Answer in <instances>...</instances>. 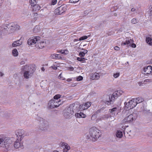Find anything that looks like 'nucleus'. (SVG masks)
Listing matches in <instances>:
<instances>
[{"instance_id": "f8f14e48", "label": "nucleus", "mask_w": 152, "mask_h": 152, "mask_svg": "<svg viewBox=\"0 0 152 152\" xmlns=\"http://www.w3.org/2000/svg\"><path fill=\"white\" fill-rule=\"evenodd\" d=\"M64 116L66 118H69L73 114V111L69 107L66 109L64 112Z\"/></svg>"}, {"instance_id": "0eeeda50", "label": "nucleus", "mask_w": 152, "mask_h": 152, "mask_svg": "<svg viewBox=\"0 0 152 152\" xmlns=\"http://www.w3.org/2000/svg\"><path fill=\"white\" fill-rule=\"evenodd\" d=\"M69 107L73 111V113L81 111V105L78 102L70 104Z\"/></svg>"}, {"instance_id": "680f3d73", "label": "nucleus", "mask_w": 152, "mask_h": 152, "mask_svg": "<svg viewBox=\"0 0 152 152\" xmlns=\"http://www.w3.org/2000/svg\"><path fill=\"white\" fill-rule=\"evenodd\" d=\"M25 62L23 61H22L20 62V64L21 65L23 64H25Z\"/></svg>"}, {"instance_id": "e433bc0d", "label": "nucleus", "mask_w": 152, "mask_h": 152, "mask_svg": "<svg viewBox=\"0 0 152 152\" xmlns=\"http://www.w3.org/2000/svg\"><path fill=\"white\" fill-rule=\"evenodd\" d=\"M88 38V37L86 36H82L79 39V41H81L84 40V39H86Z\"/></svg>"}, {"instance_id": "8fccbe9b", "label": "nucleus", "mask_w": 152, "mask_h": 152, "mask_svg": "<svg viewBox=\"0 0 152 152\" xmlns=\"http://www.w3.org/2000/svg\"><path fill=\"white\" fill-rule=\"evenodd\" d=\"M80 113H77L75 114V116L77 118H80Z\"/></svg>"}, {"instance_id": "7ed1b4c3", "label": "nucleus", "mask_w": 152, "mask_h": 152, "mask_svg": "<svg viewBox=\"0 0 152 152\" xmlns=\"http://www.w3.org/2000/svg\"><path fill=\"white\" fill-rule=\"evenodd\" d=\"M38 124L39 128L42 131L47 130L48 125L47 121L41 117H38L37 119Z\"/></svg>"}, {"instance_id": "9b49d317", "label": "nucleus", "mask_w": 152, "mask_h": 152, "mask_svg": "<svg viewBox=\"0 0 152 152\" xmlns=\"http://www.w3.org/2000/svg\"><path fill=\"white\" fill-rule=\"evenodd\" d=\"M28 66L27 65L22 66V69L23 70L24 72L23 74V76L25 78L27 79L31 77L32 75L31 73L30 72H29L28 71H24V70L27 69Z\"/></svg>"}, {"instance_id": "39448f33", "label": "nucleus", "mask_w": 152, "mask_h": 152, "mask_svg": "<svg viewBox=\"0 0 152 152\" xmlns=\"http://www.w3.org/2000/svg\"><path fill=\"white\" fill-rule=\"evenodd\" d=\"M125 109L126 110H129L134 108L137 104L136 102V99H134L129 101L128 102H125Z\"/></svg>"}, {"instance_id": "b1692460", "label": "nucleus", "mask_w": 152, "mask_h": 152, "mask_svg": "<svg viewBox=\"0 0 152 152\" xmlns=\"http://www.w3.org/2000/svg\"><path fill=\"white\" fill-rule=\"evenodd\" d=\"M54 108L57 107L60 105L61 103V101L60 100H54Z\"/></svg>"}, {"instance_id": "f257e3e1", "label": "nucleus", "mask_w": 152, "mask_h": 152, "mask_svg": "<svg viewBox=\"0 0 152 152\" xmlns=\"http://www.w3.org/2000/svg\"><path fill=\"white\" fill-rule=\"evenodd\" d=\"M20 28V27L19 25L15 24L13 23L2 25L0 27V35L8 33V29L13 31L19 30Z\"/></svg>"}, {"instance_id": "864d4df0", "label": "nucleus", "mask_w": 152, "mask_h": 152, "mask_svg": "<svg viewBox=\"0 0 152 152\" xmlns=\"http://www.w3.org/2000/svg\"><path fill=\"white\" fill-rule=\"evenodd\" d=\"M103 108H102L101 109H99L96 112V113H100V112H101V110H102V109H103Z\"/></svg>"}, {"instance_id": "a18cd8bd", "label": "nucleus", "mask_w": 152, "mask_h": 152, "mask_svg": "<svg viewBox=\"0 0 152 152\" xmlns=\"http://www.w3.org/2000/svg\"><path fill=\"white\" fill-rule=\"evenodd\" d=\"M57 2V0H52L51 2V4L54 5L56 4Z\"/></svg>"}, {"instance_id": "7c9ffc66", "label": "nucleus", "mask_w": 152, "mask_h": 152, "mask_svg": "<svg viewBox=\"0 0 152 152\" xmlns=\"http://www.w3.org/2000/svg\"><path fill=\"white\" fill-rule=\"evenodd\" d=\"M59 52L61 54L66 55L68 53L69 51L67 50H60Z\"/></svg>"}, {"instance_id": "ddd939ff", "label": "nucleus", "mask_w": 152, "mask_h": 152, "mask_svg": "<svg viewBox=\"0 0 152 152\" xmlns=\"http://www.w3.org/2000/svg\"><path fill=\"white\" fill-rule=\"evenodd\" d=\"M25 131L23 130H18L15 132L17 139L21 140L24 136Z\"/></svg>"}, {"instance_id": "13d9d810", "label": "nucleus", "mask_w": 152, "mask_h": 152, "mask_svg": "<svg viewBox=\"0 0 152 152\" xmlns=\"http://www.w3.org/2000/svg\"><path fill=\"white\" fill-rule=\"evenodd\" d=\"M151 81H152V80H149V79H145L144 81V82H150Z\"/></svg>"}, {"instance_id": "6ab92c4d", "label": "nucleus", "mask_w": 152, "mask_h": 152, "mask_svg": "<svg viewBox=\"0 0 152 152\" xmlns=\"http://www.w3.org/2000/svg\"><path fill=\"white\" fill-rule=\"evenodd\" d=\"M22 41L20 39L14 42L12 44V46L13 47H16L19 46L22 44Z\"/></svg>"}, {"instance_id": "e2e57ef3", "label": "nucleus", "mask_w": 152, "mask_h": 152, "mask_svg": "<svg viewBox=\"0 0 152 152\" xmlns=\"http://www.w3.org/2000/svg\"><path fill=\"white\" fill-rule=\"evenodd\" d=\"M4 74L2 72H0V76L1 77H2L4 75Z\"/></svg>"}, {"instance_id": "1a4fd4ad", "label": "nucleus", "mask_w": 152, "mask_h": 152, "mask_svg": "<svg viewBox=\"0 0 152 152\" xmlns=\"http://www.w3.org/2000/svg\"><path fill=\"white\" fill-rule=\"evenodd\" d=\"M67 6L64 4L58 7L55 10L56 14L60 15L64 13L66 10Z\"/></svg>"}, {"instance_id": "338daca9", "label": "nucleus", "mask_w": 152, "mask_h": 152, "mask_svg": "<svg viewBox=\"0 0 152 152\" xmlns=\"http://www.w3.org/2000/svg\"><path fill=\"white\" fill-rule=\"evenodd\" d=\"M34 16H37V13H34Z\"/></svg>"}, {"instance_id": "bf43d9fd", "label": "nucleus", "mask_w": 152, "mask_h": 152, "mask_svg": "<svg viewBox=\"0 0 152 152\" xmlns=\"http://www.w3.org/2000/svg\"><path fill=\"white\" fill-rule=\"evenodd\" d=\"M118 91V93H119V96L121 95L123 93L122 91L119 90Z\"/></svg>"}, {"instance_id": "4c0bfd02", "label": "nucleus", "mask_w": 152, "mask_h": 152, "mask_svg": "<svg viewBox=\"0 0 152 152\" xmlns=\"http://www.w3.org/2000/svg\"><path fill=\"white\" fill-rule=\"evenodd\" d=\"M77 59L78 61L82 62H84L85 60V59L84 58H80L78 57L77 58Z\"/></svg>"}, {"instance_id": "ea45409f", "label": "nucleus", "mask_w": 152, "mask_h": 152, "mask_svg": "<svg viewBox=\"0 0 152 152\" xmlns=\"http://www.w3.org/2000/svg\"><path fill=\"white\" fill-rule=\"evenodd\" d=\"M80 0H69L70 2L72 3L75 4L78 2Z\"/></svg>"}, {"instance_id": "20e7f679", "label": "nucleus", "mask_w": 152, "mask_h": 152, "mask_svg": "<svg viewBox=\"0 0 152 152\" xmlns=\"http://www.w3.org/2000/svg\"><path fill=\"white\" fill-rule=\"evenodd\" d=\"M119 96V94L118 91H116L113 93L111 97L109 96H107L106 98L108 99V100H104V102L108 105L113 104L115 100Z\"/></svg>"}, {"instance_id": "37998d69", "label": "nucleus", "mask_w": 152, "mask_h": 152, "mask_svg": "<svg viewBox=\"0 0 152 152\" xmlns=\"http://www.w3.org/2000/svg\"><path fill=\"white\" fill-rule=\"evenodd\" d=\"M83 79V77L82 76H80L77 77V81H81Z\"/></svg>"}, {"instance_id": "72a5a7b5", "label": "nucleus", "mask_w": 152, "mask_h": 152, "mask_svg": "<svg viewBox=\"0 0 152 152\" xmlns=\"http://www.w3.org/2000/svg\"><path fill=\"white\" fill-rule=\"evenodd\" d=\"M61 96V95L60 94L56 95L54 96L53 99L59 100L58 99L60 98Z\"/></svg>"}, {"instance_id": "2f4dec72", "label": "nucleus", "mask_w": 152, "mask_h": 152, "mask_svg": "<svg viewBox=\"0 0 152 152\" xmlns=\"http://www.w3.org/2000/svg\"><path fill=\"white\" fill-rule=\"evenodd\" d=\"M117 108L116 107H115L112 109H109V112L111 113H114L117 110Z\"/></svg>"}, {"instance_id": "09e8293b", "label": "nucleus", "mask_w": 152, "mask_h": 152, "mask_svg": "<svg viewBox=\"0 0 152 152\" xmlns=\"http://www.w3.org/2000/svg\"><path fill=\"white\" fill-rule=\"evenodd\" d=\"M68 69L69 70L71 71H73L74 70V68L71 66L68 67Z\"/></svg>"}, {"instance_id": "dca6fc26", "label": "nucleus", "mask_w": 152, "mask_h": 152, "mask_svg": "<svg viewBox=\"0 0 152 152\" xmlns=\"http://www.w3.org/2000/svg\"><path fill=\"white\" fill-rule=\"evenodd\" d=\"M21 140H20L19 139H17L14 143V146L16 148H20L23 149V144L20 142Z\"/></svg>"}, {"instance_id": "5fc2aeb1", "label": "nucleus", "mask_w": 152, "mask_h": 152, "mask_svg": "<svg viewBox=\"0 0 152 152\" xmlns=\"http://www.w3.org/2000/svg\"><path fill=\"white\" fill-rule=\"evenodd\" d=\"M143 112L145 113H148L149 112V111H150V110H143Z\"/></svg>"}, {"instance_id": "412c9836", "label": "nucleus", "mask_w": 152, "mask_h": 152, "mask_svg": "<svg viewBox=\"0 0 152 152\" xmlns=\"http://www.w3.org/2000/svg\"><path fill=\"white\" fill-rule=\"evenodd\" d=\"M32 7V8L33 11H39L41 8L40 6L38 4H36Z\"/></svg>"}, {"instance_id": "423d86ee", "label": "nucleus", "mask_w": 152, "mask_h": 152, "mask_svg": "<svg viewBox=\"0 0 152 152\" xmlns=\"http://www.w3.org/2000/svg\"><path fill=\"white\" fill-rule=\"evenodd\" d=\"M136 117V114L135 113L130 114L122 121V124H125L126 123H129L132 122L135 120Z\"/></svg>"}, {"instance_id": "473e14b6", "label": "nucleus", "mask_w": 152, "mask_h": 152, "mask_svg": "<svg viewBox=\"0 0 152 152\" xmlns=\"http://www.w3.org/2000/svg\"><path fill=\"white\" fill-rule=\"evenodd\" d=\"M37 43L38 44V46L40 45L41 47H44L45 44L44 42H40V39L39 40V42Z\"/></svg>"}, {"instance_id": "c756f323", "label": "nucleus", "mask_w": 152, "mask_h": 152, "mask_svg": "<svg viewBox=\"0 0 152 152\" xmlns=\"http://www.w3.org/2000/svg\"><path fill=\"white\" fill-rule=\"evenodd\" d=\"M38 0H30V3L32 6H33L36 4L37 3Z\"/></svg>"}, {"instance_id": "de8ad7c7", "label": "nucleus", "mask_w": 152, "mask_h": 152, "mask_svg": "<svg viewBox=\"0 0 152 152\" xmlns=\"http://www.w3.org/2000/svg\"><path fill=\"white\" fill-rule=\"evenodd\" d=\"M51 67L54 70H56L57 69V67L55 65H53L51 66Z\"/></svg>"}, {"instance_id": "f3484780", "label": "nucleus", "mask_w": 152, "mask_h": 152, "mask_svg": "<svg viewBox=\"0 0 152 152\" xmlns=\"http://www.w3.org/2000/svg\"><path fill=\"white\" fill-rule=\"evenodd\" d=\"M61 146L64 148V152H67L70 149V147L68 144L65 142H61Z\"/></svg>"}, {"instance_id": "4be33fe9", "label": "nucleus", "mask_w": 152, "mask_h": 152, "mask_svg": "<svg viewBox=\"0 0 152 152\" xmlns=\"http://www.w3.org/2000/svg\"><path fill=\"white\" fill-rule=\"evenodd\" d=\"M54 99H52L49 101L48 103L49 107L51 109L54 108Z\"/></svg>"}, {"instance_id": "052dcab7", "label": "nucleus", "mask_w": 152, "mask_h": 152, "mask_svg": "<svg viewBox=\"0 0 152 152\" xmlns=\"http://www.w3.org/2000/svg\"><path fill=\"white\" fill-rule=\"evenodd\" d=\"M89 12L88 11V10H86L85 11H84V14H85V15H87L88 14V13Z\"/></svg>"}, {"instance_id": "58836bf2", "label": "nucleus", "mask_w": 152, "mask_h": 152, "mask_svg": "<svg viewBox=\"0 0 152 152\" xmlns=\"http://www.w3.org/2000/svg\"><path fill=\"white\" fill-rule=\"evenodd\" d=\"M131 11L133 12V14H135L137 12V10L134 8H132L131 10Z\"/></svg>"}, {"instance_id": "c03bdc74", "label": "nucleus", "mask_w": 152, "mask_h": 152, "mask_svg": "<svg viewBox=\"0 0 152 152\" xmlns=\"http://www.w3.org/2000/svg\"><path fill=\"white\" fill-rule=\"evenodd\" d=\"M119 73L117 72L115 73H114L113 75V76L115 78H117L119 76Z\"/></svg>"}, {"instance_id": "c9c22d12", "label": "nucleus", "mask_w": 152, "mask_h": 152, "mask_svg": "<svg viewBox=\"0 0 152 152\" xmlns=\"http://www.w3.org/2000/svg\"><path fill=\"white\" fill-rule=\"evenodd\" d=\"M138 22V20L136 18H134L131 20V23L132 24H136Z\"/></svg>"}, {"instance_id": "0e129e2a", "label": "nucleus", "mask_w": 152, "mask_h": 152, "mask_svg": "<svg viewBox=\"0 0 152 152\" xmlns=\"http://www.w3.org/2000/svg\"><path fill=\"white\" fill-rule=\"evenodd\" d=\"M72 80L71 79H67L66 81L68 82H70Z\"/></svg>"}, {"instance_id": "49530a36", "label": "nucleus", "mask_w": 152, "mask_h": 152, "mask_svg": "<svg viewBox=\"0 0 152 152\" xmlns=\"http://www.w3.org/2000/svg\"><path fill=\"white\" fill-rule=\"evenodd\" d=\"M39 26H35L34 29V32H37L39 31V30H38L37 31H36V29H38V28L39 27Z\"/></svg>"}, {"instance_id": "9d476101", "label": "nucleus", "mask_w": 152, "mask_h": 152, "mask_svg": "<svg viewBox=\"0 0 152 152\" xmlns=\"http://www.w3.org/2000/svg\"><path fill=\"white\" fill-rule=\"evenodd\" d=\"M40 39V37H34L28 40L27 43L29 45H34L36 43L39 42Z\"/></svg>"}, {"instance_id": "4468645a", "label": "nucleus", "mask_w": 152, "mask_h": 152, "mask_svg": "<svg viewBox=\"0 0 152 152\" xmlns=\"http://www.w3.org/2000/svg\"><path fill=\"white\" fill-rule=\"evenodd\" d=\"M151 73H152V67L151 66L145 67L142 71V73L144 75L149 74Z\"/></svg>"}, {"instance_id": "c85d7f7f", "label": "nucleus", "mask_w": 152, "mask_h": 152, "mask_svg": "<svg viewBox=\"0 0 152 152\" xmlns=\"http://www.w3.org/2000/svg\"><path fill=\"white\" fill-rule=\"evenodd\" d=\"M116 134V137L119 138L122 137L123 136L122 132L120 131H118Z\"/></svg>"}, {"instance_id": "f03ea898", "label": "nucleus", "mask_w": 152, "mask_h": 152, "mask_svg": "<svg viewBox=\"0 0 152 152\" xmlns=\"http://www.w3.org/2000/svg\"><path fill=\"white\" fill-rule=\"evenodd\" d=\"M101 133L96 127H93L89 129V134L91 136L93 141H95L100 136Z\"/></svg>"}, {"instance_id": "a878e982", "label": "nucleus", "mask_w": 152, "mask_h": 152, "mask_svg": "<svg viewBox=\"0 0 152 152\" xmlns=\"http://www.w3.org/2000/svg\"><path fill=\"white\" fill-rule=\"evenodd\" d=\"M12 54L14 56L16 57L18 56V53L17 49H14L12 50Z\"/></svg>"}, {"instance_id": "6e6552de", "label": "nucleus", "mask_w": 152, "mask_h": 152, "mask_svg": "<svg viewBox=\"0 0 152 152\" xmlns=\"http://www.w3.org/2000/svg\"><path fill=\"white\" fill-rule=\"evenodd\" d=\"M134 41L133 39H131L127 37L124 42H121V45L122 46L129 45L132 48H135L136 47V46L135 44L132 43Z\"/></svg>"}, {"instance_id": "bb28decb", "label": "nucleus", "mask_w": 152, "mask_h": 152, "mask_svg": "<svg viewBox=\"0 0 152 152\" xmlns=\"http://www.w3.org/2000/svg\"><path fill=\"white\" fill-rule=\"evenodd\" d=\"M134 99H136V102L137 104L142 102L144 100L143 98L141 97H138L134 98Z\"/></svg>"}, {"instance_id": "6e6d98bb", "label": "nucleus", "mask_w": 152, "mask_h": 152, "mask_svg": "<svg viewBox=\"0 0 152 152\" xmlns=\"http://www.w3.org/2000/svg\"><path fill=\"white\" fill-rule=\"evenodd\" d=\"M58 78L59 79H62L63 78L62 73H61L58 76Z\"/></svg>"}, {"instance_id": "a211bd4d", "label": "nucleus", "mask_w": 152, "mask_h": 152, "mask_svg": "<svg viewBox=\"0 0 152 152\" xmlns=\"http://www.w3.org/2000/svg\"><path fill=\"white\" fill-rule=\"evenodd\" d=\"M91 103L88 102L82 105H81V111L88 109L91 106Z\"/></svg>"}, {"instance_id": "a19ab883", "label": "nucleus", "mask_w": 152, "mask_h": 152, "mask_svg": "<svg viewBox=\"0 0 152 152\" xmlns=\"http://www.w3.org/2000/svg\"><path fill=\"white\" fill-rule=\"evenodd\" d=\"M80 118H85L86 117V115L82 112L80 113Z\"/></svg>"}, {"instance_id": "cd10ccee", "label": "nucleus", "mask_w": 152, "mask_h": 152, "mask_svg": "<svg viewBox=\"0 0 152 152\" xmlns=\"http://www.w3.org/2000/svg\"><path fill=\"white\" fill-rule=\"evenodd\" d=\"M88 50H84L83 51H81L79 53V56L81 57H84L85 55L87 53Z\"/></svg>"}, {"instance_id": "774afa93", "label": "nucleus", "mask_w": 152, "mask_h": 152, "mask_svg": "<svg viewBox=\"0 0 152 152\" xmlns=\"http://www.w3.org/2000/svg\"><path fill=\"white\" fill-rule=\"evenodd\" d=\"M94 116V115H93L92 116V118H92H92Z\"/></svg>"}, {"instance_id": "79ce46f5", "label": "nucleus", "mask_w": 152, "mask_h": 152, "mask_svg": "<svg viewBox=\"0 0 152 152\" xmlns=\"http://www.w3.org/2000/svg\"><path fill=\"white\" fill-rule=\"evenodd\" d=\"M4 141V137H2L0 138V144H1L2 146H3V142Z\"/></svg>"}, {"instance_id": "5701e85b", "label": "nucleus", "mask_w": 152, "mask_h": 152, "mask_svg": "<svg viewBox=\"0 0 152 152\" xmlns=\"http://www.w3.org/2000/svg\"><path fill=\"white\" fill-rule=\"evenodd\" d=\"M51 57L53 59H61V57L60 55L53 54L51 55Z\"/></svg>"}, {"instance_id": "2eb2a0df", "label": "nucleus", "mask_w": 152, "mask_h": 152, "mask_svg": "<svg viewBox=\"0 0 152 152\" xmlns=\"http://www.w3.org/2000/svg\"><path fill=\"white\" fill-rule=\"evenodd\" d=\"M4 140L3 145L1 147L7 149L9 147L11 141L10 139L7 137H4Z\"/></svg>"}, {"instance_id": "aec40b11", "label": "nucleus", "mask_w": 152, "mask_h": 152, "mask_svg": "<svg viewBox=\"0 0 152 152\" xmlns=\"http://www.w3.org/2000/svg\"><path fill=\"white\" fill-rule=\"evenodd\" d=\"M100 78V76L98 73L92 74L91 77V79L92 80H98Z\"/></svg>"}, {"instance_id": "603ef678", "label": "nucleus", "mask_w": 152, "mask_h": 152, "mask_svg": "<svg viewBox=\"0 0 152 152\" xmlns=\"http://www.w3.org/2000/svg\"><path fill=\"white\" fill-rule=\"evenodd\" d=\"M114 49L115 50H118L120 49V48L116 46L114 47Z\"/></svg>"}, {"instance_id": "3c124183", "label": "nucleus", "mask_w": 152, "mask_h": 152, "mask_svg": "<svg viewBox=\"0 0 152 152\" xmlns=\"http://www.w3.org/2000/svg\"><path fill=\"white\" fill-rule=\"evenodd\" d=\"M128 125H125V126H122L121 127V129H122V130H123V129H125V128L126 127H128Z\"/></svg>"}, {"instance_id": "393cba45", "label": "nucleus", "mask_w": 152, "mask_h": 152, "mask_svg": "<svg viewBox=\"0 0 152 152\" xmlns=\"http://www.w3.org/2000/svg\"><path fill=\"white\" fill-rule=\"evenodd\" d=\"M146 43L149 45L152 46V39L150 37L146 38Z\"/></svg>"}, {"instance_id": "4d7b16f0", "label": "nucleus", "mask_w": 152, "mask_h": 152, "mask_svg": "<svg viewBox=\"0 0 152 152\" xmlns=\"http://www.w3.org/2000/svg\"><path fill=\"white\" fill-rule=\"evenodd\" d=\"M91 137V136L90 134L89 135H87L86 137V138L88 139H90Z\"/></svg>"}, {"instance_id": "69168bd1", "label": "nucleus", "mask_w": 152, "mask_h": 152, "mask_svg": "<svg viewBox=\"0 0 152 152\" xmlns=\"http://www.w3.org/2000/svg\"><path fill=\"white\" fill-rule=\"evenodd\" d=\"M42 71H44V70H45V69H44V68L43 67H42Z\"/></svg>"}, {"instance_id": "f704fd0d", "label": "nucleus", "mask_w": 152, "mask_h": 152, "mask_svg": "<svg viewBox=\"0 0 152 152\" xmlns=\"http://www.w3.org/2000/svg\"><path fill=\"white\" fill-rule=\"evenodd\" d=\"M149 10V12H148V14L149 16H152V5L150 7Z\"/></svg>"}]
</instances>
